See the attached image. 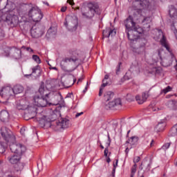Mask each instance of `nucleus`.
Segmentation results:
<instances>
[{
  "label": "nucleus",
  "mask_w": 177,
  "mask_h": 177,
  "mask_svg": "<svg viewBox=\"0 0 177 177\" xmlns=\"http://www.w3.org/2000/svg\"><path fill=\"white\" fill-rule=\"evenodd\" d=\"M168 52H171V49L169 48V46H168V44H165V46H163Z\"/></svg>",
  "instance_id": "obj_55"
},
{
  "label": "nucleus",
  "mask_w": 177,
  "mask_h": 177,
  "mask_svg": "<svg viewBox=\"0 0 177 177\" xmlns=\"http://www.w3.org/2000/svg\"><path fill=\"white\" fill-rule=\"evenodd\" d=\"M88 83L87 82L86 86L85 87L84 90L83 91L84 93H85V92H86V91H88Z\"/></svg>",
  "instance_id": "obj_61"
},
{
  "label": "nucleus",
  "mask_w": 177,
  "mask_h": 177,
  "mask_svg": "<svg viewBox=\"0 0 177 177\" xmlns=\"http://www.w3.org/2000/svg\"><path fill=\"white\" fill-rule=\"evenodd\" d=\"M24 90V88L21 85H15L14 88H12L13 93L15 95H19V93H21Z\"/></svg>",
  "instance_id": "obj_28"
},
{
  "label": "nucleus",
  "mask_w": 177,
  "mask_h": 177,
  "mask_svg": "<svg viewBox=\"0 0 177 177\" xmlns=\"http://www.w3.org/2000/svg\"><path fill=\"white\" fill-rule=\"evenodd\" d=\"M75 81H77V79H75L74 75H69L66 77L65 80L62 82V84L64 88H71V86H73V84H75Z\"/></svg>",
  "instance_id": "obj_12"
},
{
  "label": "nucleus",
  "mask_w": 177,
  "mask_h": 177,
  "mask_svg": "<svg viewBox=\"0 0 177 177\" xmlns=\"http://www.w3.org/2000/svg\"><path fill=\"white\" fill-rule=\"evenodd\" d=\"M132 78V77H131L129 75V74L128 73H127L123 77V78L121 79L122 82H124V81H128L129 80H131Z\"/></svg>",
  "instance_id": "obj_37"
},
{
  "label": "nucleus",
  "mask_w": 177,
  "mask_h": 177,
  "mask_svg": "<svg viewBox=\"0 0 177 177\" xmlns=\"http://www.w3.org/2000/svg\"><path fill=\"white\" fill-rule=\"evenodd\" d=\"M133 30H134V32L137 34V35H139L140 34H143V32H145V31H146V30H145V28L143 29V28L140 27V26H136L134 27V29H133Z\"/></svg>",
  "instance_id": "obj_33"
},
{
  "label": "nucleus",
  "mask_w": 177,
  "mask_h": 177,
  "mask_svg": "<svg viewBox=\"0 0 177 177\" xmlns=\"http://www.w3.org/2000/svg\"><path fill=\"white\" fill-rule=\"evenodd\" d=\"M140 161V157L136 156L133 158V163L136 164L137 162H139Z\"/></svg>",
  "instance_id": "obj_46"
},
{
  "label": "nucleus",
  "mask_w": 177,
  "mask_h": 177,
  "mask_svg": "<svg viewBox=\"0 0 177 177\" xmlns=\"http://www.w3.org/2000/svg\"><path fill=\"white\" fill-rule=\"evenodd\" d=\"M21 49L22 50H26V52H29V53H31V52H34V50H32V48H30V47H26L24 46H23L21 47Z\"/></svg>",
  "instance_id": "obj_39"
},
{
  "label": "nucleus",
  "mask_w": 177,
  "mask_h": 177,
  "mask_svg": "<svg viewBox=\"0 0 177 177\" xmlns=\"http://www.w3.org/2000/svg\"><path fill=\"white\" fill-rule=\"evenodd\" d=\"M66 10H67V8H66V7H62V8H61V12H66Z\"/></svg>",
  "instance_id": "obj_60"
},
{
  "label": "nucleus",
  "mask_w": 177,
  "mask_h": 177,
  "mask_svg": "<svg viewBox=\"0 0 177 177\" xmlns=\"http://www.w3.org/2000/svg\"><path fill=\"white\" fill-rule=\"evenodd\" d=\"M114 97V93L113 91H106L104 95V99L105 102H109Z\"/></svg>",
  "instance_id": "obj_29"
},
{
  "label": "nucleus",
  "mask_w": 177,
  "mask_h": 177,
  "mask_svg": "<svg viewBox=\"0 0 177 177\" xmlns=\"http://www.w3.org/2000/svg\"><path fill=\"white\" fill-rule=\"evenodd\" d=\"M115 106H121V99L117 98L115 100L110 102L108 105H106L105 109L109 110V109H111Z\"/></svg>",
  "instance_id": "obj_22"
},
{
  "label": "nucleus",
  "mask_w": 177,
  "mask_h": 177,
  "mask_svg": "<svg viewBox=\"0 0 177 177\" xmlns=\"http://www.w3.org/2000/svg\"><path fill=\"white\" fill-rule=\"evenodd\" d=\"M103 34L109 38V37H114L117 34V31L115 29H111L110 28H106V30L103 31Z\"/></svg>",
  "instance_id": "obj_24"
},
{
  "label": "nucleus",
  "mask_w": 177,
  "mask_h": 177,
  "mask_svg": "<svg viewBox=\"0 0 177 177\" xmlns=\"http://www.w3.org/2000/svg\"><path fill=\"white\" fill-rule=\"evenodd\" d=\"M21 158V154L15 153L12 156H9L8 158V160L9 162H10V164H14L15 165H16V164H17L18 162H20Z\"/></svg>",
  "instance_id": "obj_20"
},
{
  "label": "nucleus",
  "mask_w": 177,
  "mask_h": 177,
  "mask_svg": "<svg viewBox=\"0 0 177 177\" xmlns=\"http://www.w3.org/2000/svg\"><path fill=\"white\" fill-rule=\"evenodd\" d=\"M150 165H151V160L144 159L139 166V169L140 171H143L144 169V172H149L150 171Z\"/></svg>",
  "instance_id": "obj_14"
},
{
  "label": "nucleus",
  "mask_w": 177,
  "mask_h": 177,
  "mask_svg": "<svg viewBox=\"0 0 177 177\" xmlns=\"http://www.w3.org/2000/svg\"><path fill=\"white\" fill-rule=\"evenodd\" d=\"M60 115H62L59 111H54L50 115V119L49 120L50 122H52V121H56V120H57Z\"/></svg>",
  "instance_id": "obj_30"
},
{
  "label": "nucleus",
  "mask_w": 177,
  "mask_h": 177,
  "mask_svg": "<svg viewBox=\"0 0 177 177\" xmlns=\"http://www.w3.org/2000/svg\"><path fill=\"white\" fill-rule=\"evenodd\" d=\"M32 38H40L44 35V30L41 27H32L30 30Z\"/></svg>",
  "instance_id": "obj_13"
},
{
  "label": "nucleus",
  "mask_w": 177,
  "mask_h": 177,
  "mask_svg": "<svg viewBox=\"0 0 177 177\" xmlns=\"http://www.w3.org/2000/svg\"><path fill=\"white\" fill-rule=\"evenodd\" d=\"M122 71V68L118 67L116 68V74L117 75H119L120 73Z\"/></svg>",
  "instance_id": "obj_49"
},
{
  "label": "nucleus",
  "mask_w": 177,
  "mask_h": 177,
  "mask_svg": "<svg viewBox=\"0 0 177 177\" xmlns=\"http://www.w3.org/2000/svg\"><path fill=\"white\" fill-rule=\"evenodd\" d=\"M69 55H71V57L64 58L61 64L62 63H71L75 67H80L85 63V55L81 51L77 49L70 50Z\"/></svg>",
  "instance_id": "obj_2"
},
{
  "label": "nucleus",
  "mask_w": 177,
  "mask_h": 177,
  "mask_svg": "<svg viewBox=\"0 0 177 177\" xmlns=\"http://www.w3.org/2000/svg\"><path fill=\"white\" fill-rule=\"evenodd\" d=\"M149 96V92L146 91L142 93V97L140 95H136V100L138 102V104H143L144 102L147 100Z\"/></svg>",
  "instance_id": "obj_19"
},
{
  "label": "nucleus",
  "mask_w": 177,
  "mask_h": 177,
  "mask_svg": "<svg viewBox=\"0 0 177 177\" xmlns=\"http://www.w3.org/2000/svg\"><path fill=\"white\" fill-rule=\"evenodd\" d=\"M0 120L1 121H3V122H5V121L9 120V112L7 111H1L0 112Z\"/></svg>",
  "instance_id": "obj_26"
},
{
  "label": "nucleus",
  "mask_w": 177,
  "mask_h": 177,
  "mask_svg": "<svg viewBox=\"0 0 177 177\" xmlns=\"http://www.w3.org/2000/svg\"><path fill=\"white\" fill-rule=\"evenodd\" d=\"M169 146H171V143H169V142L166 143L162 147V150H167V149H169Z\"/></svg>",
  "instance_id": "obj_43"
},
{
  "label": "nucleus",
  "mask_w": 177,
  "mask_h": 177,
  "mask_svg": "<svg viewBox=\"0 0 177 177\" xmlns=\"http://www.w3.org/2000/svg\"><path fill=\"white\" fill-rule=\"evenodd\" d=\"M32 59L37 63V64H39L41 63V59H39V56L37 55H32Z\"/></svg>",
  "instance_id": "obj_38"
},
{
  "label": "nucleus",
  "mask_w": 177,
  "mask_h": 177,
  "mask_svg": "<svg viewBox=\"0 0 177 177\" xmlns=\"http://www.w3.org/2000/svg\"><path fill=\"white\" fill-rule=\"evenodd\" d=\"M0 37H5V33L1 29H0Z\"/></svg>",
  "instance_id": "obj_59"
},
{
  "label": "nucleus",
  "mask_w": 177,
  "mask_h": 177,
  "mask_svg": "<svg viewBox=\"0 0 177 177\" xmlns=\"http://www.w3.org/2000/svg\"><path fill=\"white\" fill-rule=\"evenodd\" d=\"M104 154L105 157H107V156L109 154V147L105 148L104 151Z\"/></svg>",
  "instance_id": "obj_50"
},
{
  "label": "nucleus",
  "mask_w": 177,
  "mask_h": 177,
  "mask_svg": "<svg viewBox=\"0 0 177 177\" xmlns=\"http://www.w3.org/2000/svg\"><path fill=\"white\" fill-rule=\"evenodd\" d=\"M0 147L1 148V149H6V144H5V143H2V142H0Z\"/></svg>",
  "instance_id": "obj_53"
},
{
  "label": "nucleus",
  "mask_w": 177,
  "mask_h": 177,
  "mask_svg": "<svg viewBox=\"0 0 177 177\" xmlns=\"http://www.w3.org/2000/svg\"><path fill=\"white\" fill-rule=\"evenodd\" d=\"M136 168H138V165L134 164L131 167V174H136Z\"/></svg>",
  "instance_id": "obj_41"
},
{
  "label": "nucleus",
  "mask_w": 177,
  "mask_h": 177,
  "mask_svg": "<svg viewBox=\"0 0 177 177\" xmlns=\"http://www.w3.org/2000/svg\"><path fill=\"white\" fill-rule=\"evenodd\" d=\"M140 5L144 9H147V10H153L156 7V0H143L140 1Z\"/></svg>",
  "instance_id": "obj_9"
},
{
  "label": "nucleus",
  "mask_w": 177,
  "mask_h": 177,
  "mask_svg": "<svg viewBox=\"0 0 177 177\" xmlns=\"http://www.w3.org/2000/svg\"><path fill=\"white\" fill-rule=\"evenodd\" d=\"M172 91V87L168 86L167 88L162 89L160 92V95H162L164 93L165 95L168 93V92H171Z\"/></svg>",
  "instance_id": "obj_36"
},
{
  "label": "nucleus",
  "mask_w": 177,
  "mask_h": 177,
  "mask_svg": "<svg viewBox=\"0 0 177 177\" xmlns=\"http://www.w3.org/2000/svg\"><path fill=\"white\" fill-rule=\"evenodd\" d=\"M37 113H35V111H33V112L32 113V115L30 113L26 115H29V120H31L32 118H34V117H35Z\"/></svg>",
  "instance_id": "obj_45"
},
{
  "label": "nucleus",
  "mask_w": 177,
  "mask_h": 177,
  "mask_svg": "<svg viewBox=\"0 0 177 177\" xmlns=\"http://www.w3.org/2000/svg\"><path fill=\"white\" fill-rule=\"evenodd\" d=\"M127 34V38L131 42H136L139 39V35L135 32L134 30L126 31Z\"/></svg>",
  "instance_id": "obj_16"
},
{
  "label": "nucleus",
  "mask_w": 177,
  "mask_h": 177,
  "mask_svg": "<svg viewBox=\"0 0 177 177\" xmlns=\"http://www.w3.org/2000/svg\"><path fill=\"white\" fill-rule=\"evenodd\" d=\"M107 85H109V82H104V80H102V84L100 88H106V86H107Z\"/></svg>",
  "instance_id": "obj_44"
},
{
  "label": "nucleus",
  "mask_w": 177,
  "mask_h": 177,
  "mask_svg": "<svg viewBox=\"0 0 177 177\" xmlns=\"http://www.w3.org/2000/svg\"><path fill=\"white\" fill-rule=\"evenodd\" d=\"M133 67H138L139 66V64H138V62L135 61L134 64H133Z\"/></svg>",
  "instance_id": "obj_62"
},
{
  "label": "nucleus",
  "mask_w": 177,
  "mask_h": 177,
  "mask_svg": "<svg viewBox=\"0 0 177 177\" xmlns=\"http://www.w3.org/2000/svg\"><path fill=\"white\" fill-rule=\"evenodd\" d=\"M109 75H105V76H104V82H107V80L109 79Z\"/></svg>",
  "instance_id": "obj_63"
},
{
  "label": "nucleus",
  "mask_w": 177,
  "mask_h": 177,
  "mask_svg": "<svg viewBox=\"0 0 177 177\" xmlns=\"http://www.w3.org/2000/svg\"><path fill=\"white\" fill-rule=\"evenodd\" d=\"M10 54L14 59H21V50L19 48L14 47L10 50Z\"/></svg>",
  "instance_id": "obj_18"
},
{
  "label": "nucleus",
  "mask_w": 177,
  "mask_h": 177,
  "mask_svg": "<svg viewBox=\"0 0 177 177\" xmlns=\"http://www.w3.org/2000/svg\"><path fill=\"white\" fill-rule=\"evenodd\" d=\"M15 142H10V150L15 154H23L26 151V147L21 144H16Z\"/></svg>",
  "instance_id": "obj_7"
},
{
  "label": "nucleus",
  "mask_w": 177,
  "mask_h": 177,
  "mask_svg": "<svg viewBox=\"0 0 177 177\" xmlns=\"http://www.w3.org/2000/svg\"><path fill=\"white\" fill-rule=\"evenodd\" d=\"M127 102H133V100H135V97H133L131 95H127Z\"/></svg>",
  "instance_id": "obj_40"
},
{
  "label": "nucleus",
  "mask_w": 177,
  "mask_h": 177,
  "mask_svg": "<svg viewBox=\"0 0 177 177\" xmlns=\"http://www.w3.org/2000/svg\"><path fill=\"white\" fill-rule=\"evenodd\" d=\"M0 133L3 139L7 143H14V142H16V137L9 129L8 128L6 127H3L0 129Z\"/></svg>",
  "instance_id": "obj_5"
},
{
  "label": "nucleus",
  "mask_w": 177,
  "mask_h": 177,
  "mask_svg": "<svg viewBox=\"0 0 177 177\" xmlns=\"http://www.w3.org/2000/svg\"><path fill=\"white\" fill-rule=\"evenodd\" d=\"M103 94V88H100V91H99V96H102V95Z\"/></svg>",
  "instance_id": "obj_57"
},
{
  "label": "nucleus",
  "mask_w": 177,
  "mask_h": 177,
  "mask_svg": "<svg viewBox=\"0 0 177 177\" xmlns=\"http://www.w3.org/2000/svg\"><path fill=\"white\" fill-rule=\"evenodd\" d=\"M160 44L162 46L165 45H167V39H165V36H162L161 40H160Z\"/></svg>",
  "instance_id": "obj_42"
},
{
  "label": "nucleus",
  "mask_w": 177,
  "mask_h": 177,
  "mask_svg": "<svg viewBox=\"0 0 177 177\" xmlns=\"http://www.w3.org/2000/svg\"><path fill=\"white\" fill-rule=\"evenodd\" d=\"M161 71H162V68L161 67H153L149 72L147 73H148V74H160Z\"/></svg>",
  "instance_id": "obj_31"
},
{
  "label": "nucleus",
  "mask_w": 177,
  "mask_h": 177,
  "mask_svg": "<svg viewBox=\"0 0 177 177\" xmlns=\"http://www.w3.org/2000/svg\"><path fill=\"white\" fill-rule=\"evenodd\" d=\"M45 118H46V117L44 116L41 118V120H39L41 127H48L50 128V127H52V123L50 121L46 120Z\"/></svg>",
  "instance_id": "obj_27"
},
{
  "label": "nucleus",
  "mask_w": 177,
  "mask_h": 177,
  "mask_svg": "<svg viewBox=\"0 0 177 177\" xmlns=\"http://www.w3.org/2000/svg\"><path fill=\"white\" fill-rule=\"evenodd\" d=\"M124 24L126 27V31H131L136 26V23L133 21L132 16L129 15L124 21Z\"/></svg>",
  "instance_id": "obj_11"
},
{
  "label": "nucleus",
  "mask_w": 177,
  "mask_h": 177,
  "mask_svg": "<svg viewBox=\"0 0 177 177\" xmlns=\"http://www.w3.org/2000/svg\"><path fill=\"white\" fill-rule=\"evenodd\" d=\"M165 127H167V123L165 122H160L156 126L155 130L156 132H162L165 129Z\"/></svg>",
  "instance_id": "obj_25"
},
{
  "label": "nucleus",
  "mask_w": 177,
  "mask_h": 177,
  "mask_svg": "<svg viewBox=\"0 0 177 177\" xmlns=\"http://www.w3.org/2000/svg\"><path fill=\"white\" fill-rule=\"evenodd\" d=\"M82 114H84V112L77 113L75 115V118H78V117H80V115H82Z\"/></svg>",
  "instance_id": "obj_56"
},
{
  "label": "nucleus",
  "mask_w": 177,
  "mask_h": 177,
  "mask_svg": "<svg viewBox=\"0 0 177 177\" xmlns=\"http://www.w3.org/2000/svg\"><path fill=\"white\" fill-rule=\"evenodd\" d=\"M169 14L172 20H176L177 19V9L174 6H170Z\"/></svg>",
  "instance_id": "obj_23"
},
{
  "label": "nucleus",
  "mask_w": 177,
  "mask_h": 177,
  "mask_svg": "<svg viewBox=\"0 0 177 177\" xmlns=\"http://www.w3.org/2000/svg\"><path fill=\"white\" fill-rule=\"evenodd\" d=\"M142 23L144 26L143 28H145V30L149 31V30H150V23H151V17H145Z\"/></svg>",
  "instance_id": "obj_21"
},
{
  "label": "nucleus",
  "mask_w": 177,
  "mask_h": 177,
  "mask_svg": "<svg viewBox=\"0 0 177 177\" xmlns=\"http://www.w3.org/2000/svg\"><path fill=\"white\" fill-rule=\"evenodd\" d=\"M130 142V145H138V142H139V137L134 136L129 138Z\"/></svg>",
  "instance_id": "obj_34"
},
{
  "label": "nucleus",
  "mask_w": 177,
  "mask_h": 177,
  "mask_svg": "<svg viewBox=\"0 0 177 177\" xmlns=\"http://www.w3.org/2000/svg\"><path fill=\"white\" fill-rule=\"evenodd\" d=\"M28 68H26V69H24V71L23 72L24 75V74H30V71H28L27 70Z\"/></svg>",
  "instance_id": "obj_54"
},
{
  "label": "nucleus",
  "mask_w": 177,
  "mask_h": 177,
  "mask_svg": "<svg viewBox=\"0 0 177 177\" xmlns=\"http://www.w3.org/2000/svg\"><path fill=\"white\" fill-rule=\"evenodd\" d=\"M169 135H170V136H176V135H177V123L170 130Z\"/></svg>",
  "instance_id": "obj_35"
},
{
  "label": "nucleus",
  "mask_w": 177,
  "mask_h": 177,
  "mask_svg": "<svg viewBox=\"0 0 177 177\" xmlns=\"http://www.w3.org/2000/svg\"><path fill=\"white\" fill-rule=\"evenodd\" d=\"M87 8L88 10H86V7L85 6L81 8V13L83 17L91 19L95 17V15H100V8L97 2L91 1L88 3Z\"/></svg>",
  "instance_id": "obj_3"
},
{
  "label": "nucleus",
  "mask_w": 177,
  "mask_h": 177,
  "mask_svg": "<svg viewBox=\"0 0 177 177\" xmlns=\"http://www.w3.org/2000/svg\"><path fill=\"white\" fill-rule=\"evenodd\" d=\"M125 153H126V154H128V153H129V148H126V149H125Z\"/></svg>",
  "instance_id": "obj_64"
},
{
  "label": "nucleus",
  "mask_w": 177,
  "mask_h": 177,
  "mask_svg": "<svg viewBox=\"0 0 177 177\" xmlns=\"http://www.w3.org/2000/svg\"><path fill=\"white\" fill-rule=\"evenodd\" d=\"M0 95H2V96H8V97H10V96H15L13 88L10 86L3 88L1 91Z\"/></svg>",
  "instance_id": "obj_17"
},
{
  "label": "nucleus",
  "mask_w": 177,
  "mask_h": 177,
  "mask_svg": "<svg viewBox=\"0 0 177 177\" xmlns=\"http://www.w3.org/2000/svg\"><path fill=\"white\" fill-rule=\"evenodd\" d=\"M77 27H78V24L76 23L75 24H74V26H71V30L72 31H75V30H77Z\"/></svg>",
  "instance_id": "obj_48"
},
{
  "label": "nucleus",
  "mask_w": 177,
  "mask_h": 177,
  "mask_svg": "<svg viewBox=\"0 0 177 177\" xmlns=\"http://www.w3.org/2000/svg\"><path fill=\"white\" fill-rule=\"evenodd\" d=\"M14 168L17 172H20L24 169V163L19 162L14 165Z\"/></svg>",
  "instance_id": "obj_32"
},
{
  "label": "nucleus",
  "mask_w": 177,
  "mask_h": 177,
  "mask_svg": "<svg viewBox=\"0 0 177 177\" xmlns=\"http://www.w3.org/2000/svg\"><path fill=\"white\" fill-rule=\"evenodd\" d=\"M20 132L21 133V135H25V132H26V127H22L20 130Z\"/></svg>",
  "instance_id": "obj_52"
},
{
  "label": "nucleus",
  "mask_w": 177,
  "mask_h": 177,
  "mask_svg": "<svg viewBox=\"0 0 177 177\" xmlns=\"http://www.w3.org/2000/svg\"><path fill=\"white\" fill-rule=\"evenodd\" d=\"M28 16L35 23L41 21V20H42V17H44V15L38 6L32 7L28 12Z\"/></svg>",
  "instance_id": "obj_4"
},
{
  "label": "nucleus",
  "mask_w": 177,
  "mask_h": 177,
  "mask_svg": "<svg viewBox=\"0 0 177 177\" xmlns=\"http://www.w3.org/2000/svg\"><path fill=\"white\" fill-rule=\"evenodd\" d=\"M6 21L8 26L16 27L19 24V17L17 15H8L6 17Z\"/></svg>",
  "instance_id": "obj_10"
},
{
  "label": "nucleus",
  "mask_w": 177,
  "mask_h": 177,
  "mask_svg": "<svg viewBox=\"0 0 177 177\" xmlns=\"http://www.w3.org/2000/svg\"><path fill=\"white\" fill-rule=\"evenodd\" d=\"M67 3H69L71 6H74V0H67Z\"/></svg>",
  "instance_id": "obj_51"
},
{
  "label": "nucleus",
  "mask_w": 177,
  "mask_h": 177,
  "mask_svg": "<svg viewBox=\"0 0 177 177\" xmlns=\"http://www.w3.org/2000/svg\"><path fill=\"white\" fill-rule=\"evenodd\" d=\"M39 93L40 95H45L46 97H48L50 103L53 106H64V100H63L62 93L59 92H49V90L45 88L44 82L41 83L39 88Z\"/></svg>",
  "instance_id": "obj_1"
},
{
  "label": "nucleus",
  "mask_w": 177,
  "mask_h": 177,
  "mask_svg": "<svg viewBox=\"0 0 177 177\" xmlns=\"http://www.w3.org/2000/svg\"><path fill=\"white\" fill-rule=\"evenodd\" d=\"M28 71H30L28 74H24V77H30V75H32L35 78L37 77H39L41 75V69L38 68H28Z\"/></svg>",
  "instance_id": "obj_15"
},
{
  "label": "nucleus",
  "mask_w": 177,
  "mask_h": 177,
  "mask_svg": "<svg viewBox=\"0 0 177 177\" xmlns=\"http://www.w3.org/2000/svg\"><path fill=\"white\" fill-rule=\"evenodd\" d=\"M108 140H109V143H108V147L110 146V144L111 143V139L110 138V135L108 134Z\"/></svg>",
  "instance_id": "obj_58"
},
{
  "label": "nucleus",
  "mask_w": 177,
  "mask_h": 177,
  "mask_svg": "<svg viewBox=\"0 0 177 177\" xmlns=\"http://www.w3.org/2000/svg\"><path fill=\"white\" fill-rule=\"evenodd\" d=\"M55 127L57 131L67 129V128H70V127H71V123H70V120L68 119L61 118L58 121H56Z\"/></svg>",
  "instance_id": "obj_8"
},
{
  "label": "nucleus",
  "mask_w": 177,
  "mask_h": 177,
  "mask_svg": "<svg viewBox=\"0 0 177 177\" xmlns=\"http://www.w3.org/2000/svg\"><path fill=\"white\" fill-rule=\"evenodd\" d=\"M112 177H115V163H113V169L112 170Z\"/></svg>",
  "instance_id": "obj_47"
},
{
  "label": "nucleus",
  "mask_w": 177,
  "mask_h": 177,
  "mask_svg": "<svg viewBox=\"0 0 177 177\" xmlns=\"http://www.w3.org/2000/svg\"><path fill=\"white\" fill-rule=\"evenodd\" d=\"M41 96L34 97L35 106H37V107H46V106L52 104L49 101V98L46 97L45 95H41Z\"/></svg>",
  "instance_id": "obj_6"
}]
</instances>
